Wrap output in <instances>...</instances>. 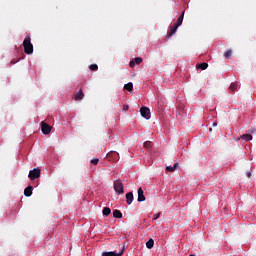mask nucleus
Instances as JSON below:
<instances>
[{"label": "nucleus", "mask_w": 256, "mask_h": 256, "mask_svg": "<svg viewBox=\"0 0 256 256\" xmlns=\"http://www.w3.org/2000/svg\"><path fill=\"white\" fill-rule=\"evenodd\" d=\"M233 54V52L231 50H227L225 53H224V57L226 59H231V55Z\"/></svg>", "instance_id": "21"}, {"label": "nucleus", "mask_w": 256, "mask_h": 256, "mask_svg": "<svg viewBox=\"0 0 256 256\" xmlns=\"http://www.w3.org/2000/svg\"><path fill=\"white\" fill-rule=\"evenodd\" d=\"M89 69L91 71H97V69H99V67L97 66V64H92V65L89 66Z\"/></svg>", "instance_id": "22"}, {"label": "nucleus", "mask_w": 256, "mask_h": 256, "mask_svg": "<svg viewBox=\"0 0 256 256\" xmlns=\"http://www.w3.org/2000/svg\"><path fill=\"white\" fill-rule=\"evenodd\" d=\"M135 63H136V65H140V63H143V58H141V57L135 58Z\"/></svg>", "instance_id": "23"}, {"label": "nucleus", "mask_w": 256, "mask_h": 256, "mask_svg": "<svg viewBox=\"0 0 256 256\" xmlns=\"http://www.w3.org/2000/svg\"><path fill=\"white\" fill-rule=\"evenodd\" d=\"M114 190L116 191V193H118V195H122V193H124L123 182H121V180H117L114 182Z\"/></svg>", "instance_id": "3"}, {"label": "nucleus", "mask_w": 256, "mask_h": 256, "mask_svg": "<svg viewBox=\"0 0 256 256\" xmlns=\"http://www.w3.org/2000/svg\"><path fill=\"white\" fill-rule=\"evenodd\" d=\"M28 177L29 179H31V181H35V179H39L41 177V169L34 168L33 170H30Z\"/></svg>", "instance_id": "2"}, {"label": "nucleus", "mask_w": 256, "mask_h": 256, "mask_svg": "<svg viewBox=\"0 0 256 256\" xmlns=\"http://www.w3.org/2000/svg\"><path fill=\"white\" fill-rule=\"evenodd\" d=\"M209 131H213V128H209Z\"/></svg>", "instance_id": "31"}, {"label": "nucleus", "mask_w": 256, "mask_h": 256, "mask_svg": "<svg viewBox=\"0 0 256 256\" xmlns=\"http://www.w3.org/2000/svg\"><path fill=\"white\" fill-rule=\"evenodd\" d=\"M124 89H126V91H133V83L129 82V83L125 84Z\"/></svg>", "instance_id": "18"}, {"label": "nucleus", "mask_w": 256, "mask_h": 256, "mask_svg": "<svg viewBox=\"0 0 256 256\" xmlns=\"http://www.w3.org/2000/svg\"><path fill=\"white\" fill-rule=\"evenodd\" d=\"M212 127H217V122H213Z\"/></svg>", "instance_id": "29"}, {"label": "nucleus", "mask_w": 256, "mask_h": 256, "mask_svg": "<svg viewBox=\"0 0 256 256\" xmlns=\"http://www.w3.org/2000/svg\"><path fill=\"white\" fill-rule=\"evenodd\" d=\"M190 256H195V254H191Z\"/></svg>", "instance_id": "32"}, {"label": "nucleus", "mask_w": 256, "mask_h": 256, "mask_svg": "<svg viewBox=\"0 0 256 256\" xmlns=\"http://www.w3.org/2000/svg\"><path fill=\"white\" fill-rule=\"evenodd\" d=\"M123 251H120V252H113V251H110V252H102V256H121L123 255Z\"/></svg>", "instance_id": "7"}, {"label": "nucleus", "mask_w": 256, "mask_h": 256, "mask_svg": "<svg viewBox=\"0 0 256 256\" xmlns=\"http://www.w3.org/2000/svg\"><path fill=\"white\" fill-rule=\"evenodd\" d=\"M24 195L25 197H31V195H33V186H28L25 188Z\"/></svg>", "instance_id": "8"}, {"label": "nucleus", "mask_w": 256, "mask_h": 256, "mask_svg": "<svg viewBox=\"0 0 256 256\" xmlns=\"http://www.w3.org/2000/svg\"><path fill=\"white\" fill-rule=\"evenodd\" d=\"M144 147H145V149H150V147H151V141H146V142H144Z\"/></svg>", "instance_id": "24"}, {"label": "nucleus", "mask_w": 256, "mask_h": 256, "mask_svg": "<svg viewBox=\"0 0 256 256\" xmlns=\"http://www.w3.org/2000/svg\"><path fill=\"white\" fill-rule=\"evenodd\" d=\"M85 97V94H83V90H79L78 93L75 96L76 101H79Z\"/></svg>", "instance_id": "13"}, {"label": "nucleus", "mask_w": 256, "mask_h": 256, "mask_svg": "<svg viewBox=\"0 0 256 256\" xmlns=\"http://www.w3.org/2000/svg\"><path fill=\"white\" fill-rule=\"evenodd\" d=\"M241 139H243V141H252L253 136L251 134H244L241 136Z\"/></svg>", "instance_id": "14"}, {"label": "nucleus", "mask_w": 256, "mask_h": 256, "mask_svg": "<svg viewBox=\"0 0 256 256\" xmlns=\"http://www.w3.org/2000/svg\"><path fill=\"white\" fill-rule=\"evenodd\" d=\"M159 217H161V212L154 214L153 220L157 221V219H159Z\"/></svg>", "instance_id": "25"}, {"label": "nucleus", "mask_w": 256, "mask_h": 256, "mask_svg": "<svg viewBox=\"0 0 256 256\" xmlns=\"http://www.w3.org/2000/svg\"><path fill=\"white\" fill-rule=\"evenodd\" d=\"M123 110H124V111H129V105H124V106H123Z\"/></svg>", "instance_id": "27"}, {"label": "nucleus", "mask_w": 256, "mask_h": 256, "mask_svg": "<svg viewBox=\"0 0 256 256\" xmlns=\"http://www.w3.org/2000/svg\"><path fill=\"white\" fill-rule=\"evenodd\" d=\"M177 29H179L178 26H175V25L172 26L171 29H170V32H169L168 36H169V37H173V35H174L175 33H177Z\"/></svg>", "instance_id": "12"}, {"label": "nucleus", "mask_w": 256, "mask_h": 256, "mask_svg": "<svg viewBox=\"0 0 256 256\" xmlns=\"http://www.w3.org/2000/svg\"><path fill=\"white\" fill-rule=\"evenodd\" d=\"M230 89H231V91H237V89H239V84H237V83H232V84L230 85Z\"/></svg>", "instance_id": "20"}, {"label": "nucleus", "mask_w": 256, "mask_h": 256, "mask_svg": "<svg viewBox=\"0 0 256 256\" xmlns=\"http://www.w3.org/2000/svg\"><path fill=\"white\" fill-rule=\"evenodd\" d=\"M137 201L139 203H143V201H145V194H143V188H141V187L138 189V199H137Z\"/></svg>", "instance_id": "6"}, {"label": "nucleus", "mask_w": 256, "mask_h": 256, "mask_svg": "<svg viewBox=\"0 0 256 256\" xmlns=\"http://www.w3.org/2000/svg\"><path fill=\"white\" fill-rule=\"evenodd\" d=\"M184 16H185V12L182 13V15L178 18L177 23L174 24L176 27H181V25L183 24Z\"/></svg>", "instance_id": "10"}, {"label": "nucleus", "mask_w": 256, "mask_h": 256, "mask_svg": "<svg viewBox=\"0 0 256 256\" xmlns=\"http://www.w3.org/2000/svg\"><path fill=\"white\" fill-rule=\"evenodd\" d=\"M197 67H198L199 69H202V71H205V69H207V67H209V64L203 62V63H201V64H198Z\"/></svg>", "instance_id": "19"}, {"label": "nucleus", "mask_w": 256, "mask_h": 256, "mask_svg": "<svg viewBox=\"0 0 256 256\" xmlns=\"http://www.w3.org/2000/svg\"><path fill=\"white\" fill-rule=\"evenodd\" d=\"M141 116L144 117V119H151V110L147 107H142L140 109Z\"/></svg>", "instance_id": "4"}, {"label": "nucleus", "mask_w": 256, "mask_h": 256, "mask_svg": "<svg viewBox=\"0 0 256 256\" xmlns=\"http://www.w3.org/2000/svg\"><path fill=\"white\" fill-rule=\"evenodd\" d=\"M177 167H179V164L175 163L174 166H167L166 170L169 171V173H173V171H175V169H177Z\"/></svg>", "instance_id": "15"}, {"label": "nucleus", "mask_w": 256, "mask_h": 256, "mask_svg": "<svg viewBox=\"0 0 256 256\" xmlns=\"http://www.w3.org/2000/svg\"><path fill=\"white\" fill-rule=\"evenodd\" d=\"M41 131L44 135H49L51 133V126L45 122H41Z\"/></svg>", "instance_id": "5"}, {"label": "nucleus", "mask_w": 256, "mask_h": 256, "mask_svg": "<svg viewBox=\"0 0 256 256\" xmlns=\"http://www.w3.org/2000/svg\"><path fill=\"white\" fill-rule=\"evenodd\" d=\"M126 203L131 205L133 203V192H129L126 194Z\"/></svg>", "instance_id": "9"}, {"label": "nucleus", "mask_w": 256, "mask_h": 256, "mask_svg": "<svg viewBox=\"0 0 256 256\" xmlns=\"http://www.w3.org/2000/svg\"><path fill=\"white\" fill-rule=\"evenodd\" d=\"M91 163H92V165H97V163H99V159L94 158L91 160Z\"/></svg>", "instance_id": "26"}, {"label": "nucleus", "mask_w": 256, "mask_h": 256, "mask_svg": "<svg viewBox=\"0 0 256 256\" xmlns=\"http://www.w3.org/2000/svg\"><path fill=\"white\" fill-rule=\"evenodd\" d=\"M113 217L115 219H121L123 217V213H121V211H119V210H114L113 211Z\"/></svg>", "instance_id": "11"}, {"label": "nucleus", "mask_w": 256, "mask_h": 256, "mask_svg": "<svg viewBox=\"0 0 256 256\" xmlns=\"http://www.w3.org/2000/svg\"><path fill=\"white\" fill-rule=\"evenodd\" d=\"M130 67H135V62L134 61L130 62Z\"/></svg>", "instance_id": "28"}, {"label": "nucleus", "mask_w": 256, "mask_h": 256, "mask_svg": "<svg viewBox=\"0 0 256 256\" xmlns=\"http://www.w3.org/2000/svg\"><path fill=\"white\" fill-rule=\"evenodd\" d=\"M102 213H103V215H104L105 217H109V215H111V208L105 207V208L103 209Z\"/></svg>", "instance_id": "17"}, {"label": "nucleus", "mask_w": 256, "mask_h": 256, "mask_svg": "<svg viewBox=\"0 0 256 256\" xmlns=\"http://www.w3.org/2000/svg\"><path fill=\"white\" fill-rule=\"evenodd\" d=\"M153 245H155V241L153 239H149L147 242H146V247L147 249H153Z\"/></svg>", "instance_id": "16"}, {"label": "nucleus", "mask_w": 256, "mask_h": 256, "mask_svg": "<svg viewBox=\"0 0 256 256\" xmlns=\"http://www.w3.org/2000/svg\"><path fill=\"white\" fill-rule=\"evenodd\" d=\"M24 52L27 55H31L33 53V44H31V36H26L23 41Z\"/></svg>", "instance_id": "1"}, {"label": "nucleus", "mask_w": 256, "mask_h": 256, "mask_svg": "<svg viewBox=\"0 0 256 256\" xmlns=\"http://www.w3.org/2000/svg\"><path fill=\"white\" fill-rule=\"evenodd\" d=\"M247 177L251 178V172H247Z\"/></svg>", "instance_id": "30"}]
</instances>
